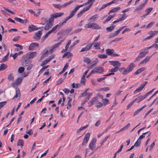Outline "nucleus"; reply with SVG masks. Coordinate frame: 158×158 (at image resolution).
<instances>
[{"label": "nucleus", "instance_id": "nucleus-1", "mask_svg": "<svg viewBox=\"0 0 158 158\" xmlns=\"http://www.w3.org/2000/svg\"><path fill=\"white\" fill-rule=\"evenodd\" d=\"M95 0H89L86 3H85L82 5H80L81 7H82L84 6H85L88 4H89V5L86 6L85 8H84L77 15V17L79 18L86 11L88 10L90 7L92 6L93 3Z\"/></svg>", "mask_w": 158, "mask_h": 158}, {"label": "nucleus", "instance_id": "nucleus-2", "mask_svg": "<svg viewBox=\"0 0 158 158\" xmlns=\"http://www.w3.org/2000/svg\"><path fill=\"white\" fill-rule=\"evenodd\" d=\"M81 6L80 5H78L76 6L75 8L72 10L69 14V16L67 17L63 21L64 23H66V22L69 19L72 18L74 15L76 13L79 9L81 7Z\"/></svg>", "mask_w": 158, "mask_h": 158}, {"label": "nucleus", "instance_id": "nucleus-3", "mask_svg": "<svg viewBox=\"0 0 158 158\" xmlns=\"http://www.w3.org/2000/svg\"><path fill=\"white\" fill-rule=\"evenodd\" d=\"M154 89H152L151 91L147 93L144 96H139L134 99L135 101V102L136 101L138 103H139L143 99L146 98L149 95L151 94L152 92Z\"/></svg>", "mask_w": 158, "mask_h": 158}, {"label": "nucleus", "instance_id": "nucleus-4", "mask_svg": "<svg viewBox=\"0 0 158 158\" xmlns=\"http://www.w3.org/2000/svg\"><path fill=\"white\" fill-rule=\"evenodd\" d=\"M135 67L133 63H131L128 67L125 69L123 72L122 73L123 75H126L129 72L131 71L133 69V68Z\"/></svg>", "mask_w": 158, "mask_h": 158}, {"label": "nucleus", "instance_id": "nucleus-5", "mask_svg": "<svg viewBox=\"0 0 158 158\" xmlns=\"http://www.w3.org/2000/svg\"><path fill=\"white\" fill-rule=\"evenodd\" d=\"M63 42V41L62 40H61L60 42L56 43L51 47H48V49H49V51L50 54L52 53L53 52H54L56 48H58L62 43Z\"/></svg>", "mask_w": 158, "mask_h": 158}, {"label": "nucleus", "instance_id": "nucleus-6", "mask_svg": "<svg viewBox=\"0 0 158 158\" xmlns=\"http://www.w3.org/2000/svg\"><path fill=\"white\" fill-rule=\"evenodd\" d=\"M64 24H65V23H64L63 21V22H60L59 23V24L56 25L54 27H53L51 30V31L52 32L54 31L57 29L59 30Z\"/></svg>", "mask_w": 158, "mask_h": 158}, {"label": "nucleus", "instance_id": "nucleus-7", "mask_svg": "<svg viewBox=\"0 0 158 158\" xmlns=\"http://www.w3.org/2000/svg\"><path fill=\"white\" fill-rule=\"evenodd\" d=\"M148 82L147 81H145L142 84L140 87L137 88L134 91V93H136L137 92H139L141 91L142 89L144 88L145 85Z\"/></svg>", "mask_w": 158, "mask_h": 158}, {"label": "nucleus", "instance_id": "nucleus-8", "mask_svg": "<svg viewBox=\"0 0 158 158\" xmlns=\"http://www.w3.org/2000/svg\"><path fill=\"white\" fill-rule=\"evenodd\" d=\"M31 63V61L25 57L24 58L22 64V65L23 66H27L29 65Z\"/></svg>", "mask_w": 158, "mask_h": 158}, {"label": "nucleus", "instance_id": "nucleus-9", "mask_svg": "<svg viewBox=\"0 0 158 158\" xmlns=\"http://www.w3.org/2000/svg\"><path fill=\"white\" fill-rule=\"evenodd\" d=\"M96 142V140L95 139H93L91 141L89 147V148L92 150H94L96 147L95 143Z\"/></svg>", "mask_w": 158, "mask_h": 158}, {"label": "nucleus", "instance_id": "nucleus-10", "mask_svg": "<svg viewBox=\"0 0 158 158\" xmlns=\"http://www.w3.org/2000/svg\"><path fill=\"white\" fill-rule=\"evenodd\" d=\"M104 71V68L102 67H98L92 70L94 73H101Z\"/></svg>", "mask_w": 158, "mask_h": 158}, {"label": "nucleus", "instance_id": "nucleus-11", "mask_svg": "<svg viewBox=\"0 0 158 158\" xmlns=\"http://www.w3.org/2000/svg\"><path fill=\"white\" fill-rule=\"evenodd\" d=\"M39 47V44L38 43L33 42L32 43L29 45L28 49L30 50H33L35 48Z\"/></svg>", "mask_w": 158, "mask_h": 158}, {"label": "nucleus", "instance_id": "nucleus-12", "mask_svg": "<svg viewBox=\"0 0 158 158\" xmlns=\"http://www.w3.org/2000/svg\"><path fill=\"white\" fill-rule=\"evenodd\" d=\"M90 136V134L89 133H87L82 143L83 145H85L89 140Z\"/></svg>", "mask_w": 158, "mask_h": 158}, {"label": "nucleus", "instance_id": "nucleus-13", "mask_svg": "<svg viewBox=\"0 0 158 158\" xmlns=\"http://www.w3.org/2000/svg\"><path fill=\"white\" fill-rule=\"evenodd\" d=\"M36 52H29L27 54L26 57L28 59L32 58L36 56Z\"/></svg>", "mask_w": 158, "mask_h": 158}, {"label": "nucleus", "instance_id": "nucleus-14", "mask_svg": "<svg viewBox=\"0 0 158 158\" xmlns=\"http://www.w3.org/2000/svg\"><path fill=\"white\" fill-rule=\"evenodd\" d=\"M111 64L114 67L118 68L120 67L121 63L118 61H110Z\"/></svg>", "mask_w": 158, "mask_h": 158}, {"label": "nucleus", "instance_id": "nucleus-15", "mask_svg": "<svg viewBox=\"0 0 158 158\" xmlns=\"http://www.w3.org/2000/svg\"><path fill=\"white\" fill-rule=\"evenodd\" d=\"M41 34V31H39L37 32L35 34V35L34 36L33 38L35 40H39L40 38Z\"/></svg>", "mask_w": 158, "mask_h": 158}, {"label": "nucleus", "instance_id": "nucleus-16", "mask_svg": "<svg viewBox=\"0 0 158 158\" xmlns=\"http://www.w3.org/2000/svg\"><path fill=\"white\" fill-rule=\"evenodd\" d=\"M145 5V3L141 4L140 6L137 7L135 10L134 11L138 12L141 11Z\"/></svg>", "mask_w": 158, "mask_h": 158}, {"label": "nucleus", "instance_id": "nucleus-17", "mask_svg": "<svg viewBox=\"0 0 158 158\" xmlns=\"http://www.w3.org/2000/svg\"><path fill=\"white\" fill-rule=\"evenodd\" d=\"M38 29L35 26L33 25H30L28 27V30L30 32H31L34 30H37Z\"/></svg>", "mask_w": 158, "mask_h": 158}, {"label": "nucleus", "instance_id": "nucleus-18", "mask_svg": "<svg viewBox=\"0 0 158 158\" xmlns=\"http://www.w3.org/2000/svg\"><path fill=\"white\" fill-rule=\"evenodd\" d=\"M98 18V15L96 14L92 17L89 18V21H91L92 22H94L96 21Z\"/></svg>", "mask_w": 158, "mask_h": 158}, {"label": "nucleus", "instance_id": "nucleus-19", "mask_svg": "<svg viewBox=\"0 0 158 158\" xmlns=\"http://www.w3.org/2000/svg\"><path fill=\"white\" fill-rule=\"evenodd\" d=\"M16 94L14 98H20V93L19 88L17 87L15 89Z\"/></svg>", "mask_w": 158, "mask_h": 158}, {"label": "nucleus", "instance_id": "nucleus-20", "mask_svg": "<svg viewBox=\"0 0 158 158\" xmlns=\"http://www.w3.org/2000/svg\"><path fill=\"white\" fill-rule=\"evenodd\" d=\"M64 12L56 13L52 14V15L54 18H56L62 16L64 15Z\"/></svg>", "mask_w": 158, "mask_h": 158}, {"label": "nucleus", "instance_id": "nucleus-21", "mask_svg": "<svg viewBox=\"0 0 158 158\" xmlns=\"http://www.w3.org/2000/svg\"><path fill=\"white\" fill-rule=\"evenodd\" d=\"M53 24V23H49L47 22V24H46L44 27V29L45 30H48L49 28H51Z\"/></svg>", "mask_w": 158, "mask_h": 158}, {"label": "nucleus", "instance_id": "nucleus-22", "mask_svg": "<svg viewBox=\"0 0 158 158\" xmlns=\"http://www.w3.org/2000/svg\"><path fill=\"white\" fill-rule=\"evenodd\" d=\"M151 56H146L143 60L140 63L141 64L144 63H146L149 60Z\"/></svg>", "mask_w": 158, "mask_h": 158}, {"label": "nucleus", "instance_id": "nucleus-23", "mask_svg": "<svg viewBox=\"0 0 158 158\" xmlns=\"http://www.w3.org/2000/svg\"><path fill=\"white\" fill-rule=\"evenodd\" d=\"M97 100V97L94 98L89 102V106H91L92 105L94 104L96 102Z\"/></svg>", "mask_w": 158, "mask_h": 158}, {"label": "nucleus", "instance_id": "nucleus-24", "mask_svg": "<svg viewBox=\"0 0 158 158\" xmlns=\"http://www.w3.org/2000/svg\"><path fill=\"white\" fill-rule=\"evenodd\" d=\"M147 106L146 105H145L143 106L141 108L138 109L137 110L135 111L134 114V115L135 116L139 114L140 111H141L144 108Z\"/></svg>", "mask_w": 158, "mask_h": 158}, {"label": "nucleus", "instance_id": "nucleus-25", "mask_svg": "<svg viewBox=\"0 0 158 158\" xmlns=\"http://www.w3.org/2000/svg\"><path fill=\"white\" fill-rule=\"evenodd\" d=\"M114 51L113 49H108L106 50V53L108 55H111L114 53Z\"/></svg>", "mask_w": 158, "mask_h": 158}, {"label": "nucleus", "instance_id": "nucleus-26", "mask_svg": "<svg viewBox=\"0 0 158 158\" xmlns=\"http://www.w3.org/2000/svg\"><path fill=\"white\" fill-rule=\"evenodd\" d=\"M158 33V31H151L149 32L148 34L153 37L155 35L157 34Z\"/></svg>", "mask_w": 158, "mask_h": 158}, {"label": "nucleus", "instance_id": "nucleus-27", "mask_svg": "<svg viewBox=\"0 0 158 158\" xmlns=\"http://www.w3.org/2000/svg\"><path fill=\"white\" fill-rule=\"evenodd\" d=\"M68 102L67 104V108L68 109L70 108L72 106V105L71 104V102L72 100V99L70 97H68Z\"/></svg>", "mask_w": 158, "mask_h": 158}, {"label": "nucleus", "instance_id": "nucleus-28", "mask_svg": "<svg viewBox=\"0 0 158 158\" xmlns=\"http://www.w3.org/2000/svg\"><path fill=\"white\" fill-rule=\"evenodd\" d=\"M7 65L3 63H2L0 66V71L5 70L7 68Z\"/></svg>", "mask_w": 158, "mask_h": 158}, {"label": "nucleus", "instance_id": "nucleus-29", "mask_svg": "<svg viewBox=\"0 0 158 158\" xmlns=\"http://www.w3.org/2000/svg\"><path fill=\"white\" fill-rule=\"evenodd\" d=\"M120 7H117L112 9L108 14H109L110 13L112 12H115L120 10Z\"/></svg>", "mask_w": 158, "mask_h": 158}, {"label": "nucleus", "instance_id": "nucleus-30", "mask_svg": "<svg viewBox=\"0 0 158 158\" xmlns=\"http://www.w3.org/2000/svg\"><path fill=\"white\" fill-rule=\"evenodd\" d=\"M73 54L70 52H66L63 55L62 58H64L65 56H67V58H69L70 57L72 56Z\"/></svg>", "mask_w": 158, "mask_h": 158}, {"label": "nucleus", "instance_id": "nucleus-31", "mask_svg": "<svg viewBox=\"0 0 158 158\" xmlns=\"http://www.w3.org/2000/svg\"><path fill=\"white\" fill-rule=\"evenodd\" d=\"M101 28V27L95 23H93V29H99Z\"/></svg>", "mask_w": 158, "mask_h": 158}, {"label": "nucleus", "instance_id": "nucleus-32", "mask_svg": "<svg viewBox=\"0 0 158 158\" xmlns=\"http://www.w3.org/2000/svg\"><path fill=\"white\" fill-rule=\"evenodd\" d=\"M130 123H128L127 125L126 126H124V127L122 128L118 132H117L116 133H118V132H120L121 131H122L125 130L127 129L130 126Z\"/></svg>", "mask_w": 158, "mask_h": 158}, {"label": "nucleus", "instance_id": "nucleus-33", "mask_svg": "<svg viewBox=\"0 0 158 158\" xmlns=\"http://www.w3.org/2000/svg\"><path fill=\"white\" fill-rule=\"evenodd\" d=\"M148 52H141L140 53L139 56L142 58L144 56L148 53Z\"/></svg>", "mask_w": 158, "mask_h": 158}, {"label": "nucleus", "instance_id": "nucleus-34", "mask_svg": "<svg viewBox=\"0 0 158 158\" xmlns=\"http://www.w3.org/2000/svg\"><path fill=\"white\" fill-rule=\"evenodd\" d=\"M145 69V68L144 67H142L138 69L136 71L135 73V74H138L144 71Z\"/></svg>", "mask_w": 158, "mask_h": 158}, {"label": "nucleus", "instance_id": "nucleus-35", "mask_svg": "<svg viewBox=\"0 0 158 158\" xmlns=\"http://www.w3.org/2000/svg\"><path fill=\"white\" fill-rule=\"evenodd\" d=\"M73 2V0H71L69 2L65 3L62 5V6L63 8L66 7L67 6L70 5Z\"/></svg>", "mask_w": 158, "mask_h": 158}, {"label": "nucleus", "instance_id": "nucleus-36", "mask_svg": "<svg viewBox=\"0 0 158 158\" xmlns=\"http://www.w3.org/2000/svg\"><path fill=\"white\" fill-rule=\"evenodd\" d=\"M49 50V49H48V48L44 50V51L46 50V51L42 55V56H43V57H45L46 56H47L48 53H50Z\"/></svg>", "mask_w": 158, "mask_h": 158}, {"label": "nucleus", "instance_id": "nucleus-37", "mask_svg": "<svg viewBox=\"0 0 158 158\" xmlns=\"http://www.w3.org/2000/svg\"><path fill=\"white\" fill-rule=\"evenodd\" d=\"M114 27L115 26H111L109 27L106 28V30L107 31L110 32L113 30Z\"/></svg>", "mask_w": 158, "mask_h": 158}, {"label": "nucleus", "instance_id": "nucleus-38", "mask_svg": "<svg viewBox=\"0 0 158 158\" xmlns=\"http://www.w3.org/2000/svg\"><path fill=\"white\" fill-rule=\"evenodd\" d=\"M24 142L22 139H19L18 141L17 145L18 146L21 145L22 147L23 146Z\"/></svg>", "mask_w": 158, "mask_h": 158}, {"label": "nucleus", "instance_id": "nucleus-39", "mask_svg": "<svg viewBox=\"0 0 158 158\" xmlns=\"http://www.w3.org/2000/svg\"><path fill=\"white\" fill-rule=\"evenodd\" d=\"M53 6L55 8H57L59 9H60L62 7V5H61L60 4H53Z\"/></svg>", "mask_w": 158, "mask_h": 158}, {"label": "nucleus", "instance_id": "nucleus-40", "mask_svg": "<svg viewBox=\"0 0 158 158\" xmlns=\"http://www.w3.org/2000/svg\"><path fill=\"white\" fill-rule=\"evenodd\" d=\"M152 7H149L145 11L146 12V13L145 14L147 15V16L152 11Z\"/></svg>", "mask_w": 158, "mask_h": 158}, {"label": "nucleus", "instance_id": "nucleus-41", "mask_svg": "<svg viewBox=\"0 0 158 158\" xmlns=\"http://www.w3.org/2000/svg\"><path fill=\"white\" fill-rule=\"evenodd\" d=\"M54 17L53 16V15H51L50 16V17L48 19V20L47 21V22H49V23H53L52 22L54 21Z\"/></svg>", "mask_w": 158, "mask_h": 158}, {"label": "nucleus", "instance_id": "nucleus-42", "mask_svg": "<svg viewBox=\"0 0 158 158\" xmlns=\"http://www.w3.org/2000/svg\"><path fill=\"white\" fill-rule=\"evenodd\" d=\"M14 19L16 21L20 22V23H24V20L19 18L15 17Z\"/></svg>", "mask_w": 158, "mask_h": 158}, {"label": "nucleus", "instance_id": "nucleus-43", "mask_svg": "<svg viewBox=\"0 0 158 158\" xmlns=\"http://www.w3.org/2000/svg\"><path fill=\"white\" fill-rule=\"evenodd\" d=\"M101 44V42H98L96 44L94 45V47L96 48L97 49H100V48L99 47Z\"/></svg>", "mask_w": 158, "mask_h": 158}, {"label": "nucleus", "instance_id": "nucleus-44", "mask_svg": "<svg viewBox=\"0 0 158 158\" xmlns=\"http://www.w3.org/2000/svg\"><path fill=\"white\" fill-rule=\"evenodd\" d=\"M98 56L100 58H106L107 57V56L106 54H98Z\"/></svg>", "mask_w": 158, "mask_h": 158}, {"label": "nucleus", "instance_id": "nucleus-45", "mask_svg": "<svg viewBox=\"0 0 158 158\" xmlns=\"http://www.w3.org/2000/svg\"><path fill=\"white\" fill-rule=\"evenodd\" d=\"M103 104L105 106L106 104H108L109 103V102L108 99H103Z\"/></svg>", "mask_w": 158, "mask_h": 158}, {"label": "nucleus", "instance_id": "nucleus-46", "mask_svg": "<svg viewBox=\"0 0 158 158\" xmlns=\"http://www.w3.org/2000/svg\"><path fill=\"white\" fill-rule=\"evenodd\" d=\"M89 48L88 46L87 45L85 48H83L80 51V52H83L85 51H87L89 50Z\"/></svg>", "mask_w": 158, "mask_h": 158}, {"label": "nucleus", "instance_id": "nucleus-47", "mask_svg": "<svg viewBox=\"0 0 158 158\" xmlns=\"http://www.w3.org/2000/svg\"><path fill=\"white\" fill-rule=\"evenodd\" d=\"M149 131H148L147 132H146L145 133H143L142 134V135H141L139 137V139H138V140H140L141 139H142L143 138L145 137L144 135H145Z\"/></svg>", "mask_w": 158, "mask_h": 158}, {"label": "nucleus", "instance_id": "nucleus-48", "mask_svg": "<svg viewBox=\"0 0 158 158\" xmlns=\"http://www.w3.org/2000/svg\"><path fill=\"white\" fill-rule=\"evenodd\" d=\"M7 1L8 2L11 3L14 5H16L17 3L16 0H7Z\"/></svg>", "mask_w": 158, "mask_h": 158}, {"label": "nucleus", "instance_id": "nucleus-49", "mask_svg": "<svg viewBox=\"0 0 158 158\" xmlns=\"http://www.w3.org/2000/svg\"><path fill=\"white\" fill-rule=\"evenodd\" d=\"M72 87L73 88H77L80 87L81 86L80 85L79 83L77 84H74V83H73L72 85Z\"/></svg>", "mask_w": 158, "mask_h": 158}, {"label": "nucleus", "instance_id": "nucleus-50", "mask_svg": "<svg viewBox=\"0 0 158 158\" xmlns=\"http://www.w3.org/2000/svg\"><path fill=\"white\" fill-rule=\"evenodd\" d=\"M24 70V68L23 67H21L19 68L18 71L19 73H23Z\"/></svg>", "mask_w": 158, "mask_h": 158}, {"label": "nucleus", "instance_id": "nucleus-51", "mask_svg": "<svg viewBox=\"0 0 158 158\" xmlns=\"http://www.w3.org/2000/svg\"><path fill=\"white\" fill-rule=\"evenodd\" d=\"M110 136V135H107L106 136L105 139L101 142L100 144H101V146H102L103 145V144L107 140V139H108V138Z\"/></svg>", "mask_w": 158, "mask_h": 158}, {"label": "nucleus", "instance_id": "nucleus-52", "mask_svg": "<svg viewBox=\"0 0 158 158\" xmlns=\"http://www.w3.org/2000/svg\"><path fill=\"white\" fill-rule=\"evenodd\" d=\"M50 60H50V59L48 57L43 61V62H42L43 65H45L47 63L50 61Z\"/></svg>", "mask_w": 158, "mask_h": 158}, {"label": "nucleus", "instance_id": "nucleus-53", "mask_svg": "<svg viewBox=\"0 0 158 158\" xmlns=\"http://www.w3.org/2000/svg\"><path fill=\"white\" fill-rule=\"evenodd\" d=\"M118 68L117 67H114V68L112 69H110L109 72H111L112 73H114V72H116L118 70Z\"/></svg>", "mask_w": 158, "mask_h": 158}, {"label": "nucleus", "instance_id": "nucleus-54", "mask_svg": "<svg viewBox=\"0 0 158 158\" xmlns=\"http://www.w3.org/2000/svg\"><path fill=\"white\" fill-rule=\"evenodd\" d=\"M141 143L140 140L138 139L137 141L135 143L134 145L135 147H139L140 146Z\"/></svg>", "mask_w": 158, "mask_h": 158}, {"label": "nucleus", "instance_id": "nucleus-55", "mask_svg": "<svg viewBox=\"0 0 158 158\" xmlns=\"http://www.w3.org/2000/svg\"><path fill=\"white\" fill-rule=\"evenodd\" d=\"M111 17H110V15H109L107 17V18L103 21V23L104 24L106 23V22L110 21L111 19Z\"/></svg>", "mask_w": 158, "mask_h": 158}, {"label": "nucleus", "instance_id": "nucleus-56", "mask_svg": "<svg viewBox=\"0 0 158 158\" xmlns=\"http://www.w3.org/2000/svg\"><path fill=\"white\" fill-rule=\"evenodd\" d=\"M71 43V41L70 40H69V42L67 44V45H66V47H65V51H67L68 50V49L69 48V46L70 44Z\"/></svg>", "mask_w": 158, "mask_h": 158}, {"label": "nucleus", "instance_id": "nucleus-57", "mask_svg": "<svg viewBox=\"0 0 158 158\" xmlns=\"http://www.w3.org/2000/svg\"><path fill=\"white\" fill-rule=\"evenodd\" d=\"M84 61L87 64H89L90 62V60L89 58L86 57L84 59Z\"/></svg>", "mask_w": 158, "mask_h": 158}, {"label": "nucleus", "instance_id": "nucleus-58", "mask_svg": "<svg viewBox=\"0 0 158 158\" xmlns=\"http://www.w3.org/2000/svg\"><path fill=\"white\" fill-rule=\"evenodd\" d=\"M110 89V88L109 87H104V88H101L100 89V90L106 91H107L109 90Z\"/></svg>", "mask_w": 158, "mask_h": 158}, {"label": "nucleus", "instance_id": "nucleus-59", "mask_svg": "<svg viewBox=\"0 0 158 158\" xmlns=\"http://www.w3.org/2000/svg\"><path fill=\"white\" fill-rule=\"evenodd\" d=\"M4 9L6 10V11H8V12H9L10 13L12 14L15 15V13L13 11H11V10H10L8 8H4Z\"/></svg>", "mask_w": 158, "mask_h": 158}, {"label": "nucleus", "instance_id": "nucleus-60", "mask_svg": "<svg viewBox=\"0 0 158 158\" xmlns=\"http://www.w3.org/2000/svg\"><path fill=\"white\" fill-rule=\"evenodd\" d=\"M4 9L6 10V11H8V12H9L10 13L12 14L15 15V13L13 11H11V10H10L8 8H4Z\"/></svg>", "mask_w": 158, "mask_h": 158}, {"label": "nucleus", "instance_id": "nucleus-61", "mask_svg": "<svg viewBox=\"0 0 158 158\" xmlns=\"http://www.w3.org/2000/svg\"><path fill=\"white\" fill-rule=\"evenodd\" d=\"M155 23L154 22H152L148 24L147 26V28H149L151 27Z\"/></svg>", "mask_w": 158, "mask_h": 158}, {"label": "nucleus", "instance_id": "nucleus-62", "mask_svg": "<svg viewBox=\"0 0 158 158\" xmlns=\"http://www.w3.org/2000/svg\"><path fill=\"white\" fill-rule=\"evenodd\" d=\"M6 103V102H0V109L3 107Z\"/></svg>", "mask_w": 158, "mask_h": 158}, {"label": "nucleus", "instance_id": "nucleus-63", "mask_svg": "<svg viewBox=\"0 0 158 158\" xmlns=\"http://www.w3.org/2000/svg\"><path fill=\"white\" fill-rule=\"evenodd\" d=\"M8 59L7 56H4L3 58L2 59L1 62H4L6 61Z\"/></svg>", "mask_w": 158, "mask_h": 158}, {"label": "nucleus", "instance_id": "nucleus-64", "mask_svg": "<svg viewBox=\"0 0 158 158\" xmlns=\"http://www.w3.org/2000/svg\"><path fill=\"white\" fill-rule=\"evenodd\" d=\"M103 105V104L100 102H98V103L97 104V105L96 106L97 107V108H100V107H101V106H102Z\"/></svg>", "mask_w": 158, "mask_h": 158}]
</instances>
